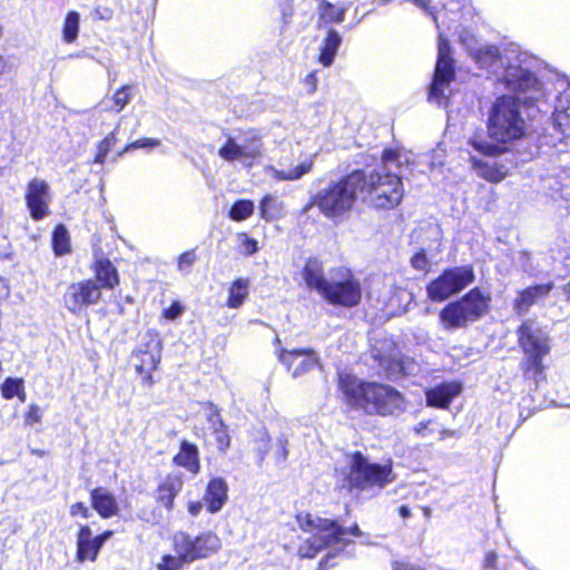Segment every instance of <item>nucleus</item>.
Here are the masks:
<instances>
[{
    "label": "nucleus",
    "instance_id": "obj_1",
    "mask_svg": "<svg viewBox=\"0 0 570 570\" xmlns=\"http://www.w3.org/2000/svg\"><path fill=\"white\" fill-rule=\"evenodd\" d=\"M460 42L470 57L481 67L494 73L507 89L515 92L520 100L530 104L541 94L540 82L527 67L520 55L505 52L500 55L499 48L493 45H482L473 33L463 30Z\"/></svg>",
    "mask_w": 570,
    "mask_h": 570
},
{
    "label": "nucleus",
    "instance_id": "obj_2",
    "mask_svg": "<svg viewBox=\"0 0 570 570\" xmlns=\"http://www.w3.org/2000/svg\"><path fill=\"white\" fill-rule=\"evenodd\" d=\"M403 159L407 161L400 153L385 150L379 168L368 174L363 170L361 197L364 202L377 208H393L400 204L404 195Z\"/></svg>",
    "mask_w": 570,
    "mask_h": 570
},
{
    "label": "nucleus",
    "instance_id": "obj_3",
    "mask_svg": "<svg viewBox=\"0 0 570 570\" xmlns=\"http://www.w3.org/2000/svg\"><path fill=\"white\" fill-rule=\"evenodd\" d=\"M303 277L308 288L316 291L330 304L354 307L361 303V282L346 267L331 269L324 276L322 264L311 258L305 264Z\"/></svg>",
    "mask_w": 570,
    "mask_h": 570
},
{
    "label": "nucleus",
    "instance_id": "obj_4",
    "mask_svg": "<svg viewBox=\"0 0 570 570\" xmlns=\"http://www.w3.org/2000/svg\"><path fill=\"white\" fill-rule=\"evenodd\" d=\"M340 389L350 406L367 414L392 415L404 407L402 395L389 385L363 382L344 374L340 376Z\"/></svg>",
    "mask_w": 570,
    "mask_h": 570
},
{
    "label": "nucleus",
    "instance_id": "obj_5",
    "mask_svg": "<svg viewBox=\"0 0 570 570\" xmlns=\"http://www.w3.org/2000/svg\"><path fill=\"white\" fill-rule=\"evenodd\" d=\"M297 521L305 532L312 533L298 549V554L302 558H314L321 549L332 544L342 543L345 546V535L347 534L354 537L362 534L356 524L352 528H343L335 521L328 519H313L311 514H306L305 517L298 515Z\"/></svg>",
    "mask_w": 570,
    "mask_h": 570
},
{
    "label": "nucleus",
    "instance_id": "obj_6",
    "mask_svg": "<svg viewBox=\"0 0 570 570\" xmlns=\"http://www.w3.org/2000/svg\"><path fill=\"white\" fill-rule=\"evenodd\" d=\"M363 179V170H354L337 181H331L316 195V205L326 217H337L348 212L361 196Z\"/></svg>",
    "mask_w": 570,
    "mask_h": 570
},
{
    "label": "nucleus",
    "instance_id": "obj_7",
    "mask_svg": "<svg viewBox=\"0 0 570 570\" xmlns=\"http://www.w3.org/2000/svg\"><path fill=\"white\" fill-rule=\"evenodd\" d=\"M525 122L514 97L503 95L493 102L488 117V134L500 142H509L524 135Z\"/></svg>",
    "mask_w": 570,
    "mask_h": 570
},
{
    "label": "nucleus",
    "instance_id": "obj_8",
    "mask_svg": "<svg viewBox=\"0 0 570 570\" xmlns=\"http://www.w3.org/2000/svg\"><path fill=\"white\" fill-rule=\"evenodd\" d=\"M489 302L490 296L474 287L460 299L446 304L440 312V322L445 330L465 327L488 312Z\"/></svg>",
    "mask_w": 570,
    "mask_h": 570
},
{
    "label": "nucleus",
    "instance_id": "obj_9",
    "mask_svg": "<svg viewBox=\"0 0 570 570\" xmlns=\"http://www.w3.org/2000/svg\"><path fill=\"white\" fill-rule=\"evenodd\" d=\"M518 342L525 357L521 367L535 380L543 371L542 357L550 351L548 333L534 321H524L518 330Z\"/></svg>",
    "mask_w": 570,
    "mask_h": 570
},
{
    "label": "nucleus",
    "instance_id": "obj_10",
    "mask_svg": "<svg viewBox=\"0 0 570 570\" xmlns=\"http://www.w3.org/2000/svg\"><path fill=\"white\" fill-rule=\"evenodd\" d=\"M394 480L391 464L371 463L361 452H355L350 461L346 478L351 490H382Z\"/></svg>",
    "mask_w": 570,
    "mask_h": 570
},
{
    "label": "nucleus",
    "instance_id": "obj_11",
    "mask_svg": "<svg viewBox=\"0 0 570 570\" xmlns=\"http://www.w3.org/2000/svg\"><path fill=\"white\" fill-rule=\"evenodd\" d=\"M263 155V142L254 129L238 131L227 136L224 145L218 149V156L226 161H239L246 167L258 163Z\"/></svg>",
    "mask_w": 570,
    "mask_h": 570
},
{
    "label": "nucleus",
    "instance_id": "obj_12",
    "mask_svg": "<svg viewBox=\"0 0 570 570\" xmlns=\"http://www.w3.org/2000/svg\"><path fill=\"white\" fill-rule=\"evenodd\" d=\"M455 78L452 49L448 39L439 35L438 59L430 86L429 100L440 107H446L450 97V85Z\"/></svg>",
    "mask_w": 570,
    "mask_h": 570
},
{
    "label": "nucleus",
    "instance_id": "obj_13",
    "mask_svg": "<svg viewBox=\"0 0 570 570\" xmlns=\"http://www.w3.org/2000/svg\"><path fill=\"white\" fill-rule=\"evenodd\" d=\"M175 553L181 554L188 562L207 559L222 549L220 538L213 531H205L198 535L186 532H177L173 537Z\"/></svg>",
    "mask_w": 570,
    "mask_h": 570
},
{
    "label": "nucleus",
    "instance_id": "obj_14",
    "mask_svg": "<svg viewBox=\"0 0 570 570\" xmlns=\"http://www.w3.org/2000/svg\"><path fill=\"white\" fill-rule=\"evenodd\" d=\"M473 281L474 272L471 266L448 268L428 285V296L433 302H443L464 289Z\"/></svg>",
    "mask_w": 570,
    "mask_h": 570
},
{
    "label": "nucleus",
    "instance_id": "obj_15",
    "mask_svg": "<svg viewBox=\"0 0 570 570\" xmlns=\"http://www.w3.org/2000/svg\"><path fill=\"white\" fill-rule=\"evenodd\" d=\"M101 297L100 287L91 279L72 283L65 295V306L73 314H79L87 306L97 304Z\"/></svg>",
    "mask_w": 570,
    "mask_h": 570
},
{
    "label": "nucleus",
    "instance_id": "obj_16",
    "mask_svg": "<svg viewBox=\"0 0 570 570\" xmlns=\"http://www.w3.org/2000/svg\"><path fill=\"white\" fill-rule=\"evenodd\" d=\"M24 200L32 219L41 220L47 217L51 202L49 184L40 178L31 179L26 187Z\"/></svg>",
    "mask_w": 570,
    "mask_h": 570
},
{
    "label": "nucleus",
    "instance_id": "obj_17",
    "mask_svg": "<svg viewBox=\"0 0 570 570\" xmlns=\"http://www.w3.org/2000/svg\"><path fill=\"white\" fill-rule=\"evenodd\" d=\"M495 157L480 158L478 155L470 154L469 161L479 177L497 184L508 176L510 168L505 164L498 161Z\"/></svg>",
    "mask_w": 570,
    "mask_h": 570
},
{
    "label": "nucleus",
    "instance_id": "obj_18",
    "mask_svg": "<svg viewBox=\"0 0 570 570\" xmlns=\"http://www.w3.org/2000/svg\"><path fill=\"white\" fill-rule=\"evenodd\" d=\"M160 361L159 344L155 343L147 350H138L131 356L132 365L136 372L141 376L144 384L153 385V371L156 370Z\"/></svg>",
    "mask_w": 570,
    "mask_h": 570
},
{
    "label": "nucleus",
    "instance_id": "obj_19",
    "mask_svg": "<svg viewBox=\"0 0 570 570\" xmlns=\"http://www.w3.org/2000/svg\"><path fill=\"white\" fill-rule=\"evenodd\" d=\"M553 124L563 135L566 145H570V82L559 91L556 99Z\"/></svg>",
    "mask_w": 570,
    "mask_h": 570
},
{
    "label": "nucleus",
    "instance_id": "obj_20",
    "mask_svg": "<svg viewBox=\"0 0 570 570\" xmlns=\"http://www.w3.org/2000/svg\"><path fill=\"white\" fill-rule=\"evenodd\" d=\"M76 559L80 563L86 561H96L101 549L88 525L79 527L76 537Z\"/></svg>",
    "mask_w": 570,
    "mask_h": 570
},
{
    "label": "nucleus",
    "instance_id": "obj_21",
    "mask_svg": "<svg viewBox=\"0 0 570 570\" xmlns=\"http://www.w3.org/2000/svg\"><path fill=\"white\" fill-rule=\"evenodd\" d=\"M552 283L540 284L530 286L525 289L518 292L513 303V309L517 314L522 315L527 313L539 299L544 298L551 292Z\"/></svg>",
    "mask_w": 570,
    "mask_h": 570
},
{
    "label": "nucleus",
    "instance_id": "obj_22",
    "mask_svg": "<svg viewBox=\"0 0 570 570\" xmlns=\"http://www.w3.org/2000/svg\"><path fill=\"white\" fill-rule=\"evenodd\" d=\"M228 498V487L224 479H212L204 494V502L209 513H217L222 510Z\"/></svg>",
    "mask_w": 570,
    "mask_h": 570
},
{
    "label": "nucleus",
    "instance_id": "obj_23",
    "mask_svg": "<svg viewBox=\"0 0 570 570\" xmlns=\"http://www.w3.org/2000/svg\"><path fill=\"white\" fill-rule=\"evenodd\" d=\"M92 508L102 519H109L118 514L119 505L114 493L106 488H96L90 492Z\"/></svg>",
    "mask_w": 570,
    "mask_h": 570
},
{
    "label": "nucleus",
    "instance_id": "obj_24",
    "mask_svg": "<svg viewBox=\"0 0 570 570\" xmlns=\"http://www.w3.org/2000/svg\"><path fill=\"white\" fill-rule=\"evenodd\" d=\"M184 481L178 474L167 475L158 485L155 499L158 504L167 510L174 507V500L183 489Z\"/></svg>",
    "mask_w": 570,
    "mask_h": 570
},
{
    "label": "nucleus",
    "instance_id": "obj_25",
    "mask_svg": "<svg viewBox=\"0 0 570 570\" xmlns=\"http://www.w3.org/2000/svg\"><path fill=\"white\" fill-rule=\"evenodd\" d=\"M461 390L462 386L458 382L442 383L426 391V403L430 406L448 407Z\"/></svg>",
    "mask_w": 570,
    "mask_h": 570
},
{
    "label": "nucleus",
    "instance_id": "obj_26",
    "mask_svg": "<svg viewBox=\"0 0 570 570\" xmlns=\"http://www.w3.org/2000/svg\"><path fill=\"white\" fill-rule=\"evenodd\" d=\"M317 364V357L311 351H287V370H293V376H298Z\"/></svg>",
    "mask_w": 570,
    "mask_h": 570
},
{
    "label": "nucleus",
    "instance_id": "obj_27",
    "mask_svg": "<svg viewBox=\"0 0 570 570\" xmlns=\"http://www.w3.org/2000/svg\"><path fill=\"white\" fill-rule=\"evenodd\" d=\"M96 279L100 283L99 287L112 289L119 284V275L115 265L108 258H98L95 262Z\"/></svg>",
    "mask_w": 570,
    "mask_h": 570
},
{
    "label": "nucleus",
    "instance_id": "obj_28",
    "mask_svg": "<svg viewBox=\"0 0 570 570\" xmlns=\"http://www.w3.org/2000/svg\"><path fill=\"white\" fill-rule=\"evenodd\" d=\"M468 146L472 148L469 154L478 155L480 158L498 156L501 154L502 148L489 141L483 131L474 132L468 138Z\"/></svg>",
    "mask_w": 570,
    "mask_h": 570
},
{
    "label": "nucleus",
    "instance_id": "obj_29",
    "mask_svg": "<svg viewBox=\"0 0 570 570\" xmlns=\"http://www.w3.org/2000/svg\"><path fill=\"white\" fill-rule=\"evenodd\" d=\"M341 43L342 37L340 36V33L334 29L328 30L323 41L321 53L318 57V61L324 67H330L333 63Z\"/></svg>",
    "mask_w": 570,
    "mask_h": 570
},
{
    "label": "nucleus",
    "instance_id": "obj_30",
    "mask_svg": "<svg viewBox=\"0 0 570 570\" xmlns=\"http://www.w3.org/2000/svg\"><path fill=\"white\" fill-rule=\"evenodd\" d=\"M177 465L196 474L199 470L197 448L188 442H183L180 451L174 458Z\"/></svg>",
    "mask_w": 570,
    "mask_h": 570
},
{
    "label": "nucleus",
    "instance_id": "obj_31",
    "mask_svg": "<svg viewBox=\"0 0 570 570\" xmlns=\"http://www.w3.org/2000/svg\"><path fill=\"white\" fill-rule=\"evenodd\" d=\"M345 9L336 7L326 0H321L318 4L320 19L325 23H341L345 19Z\"/></svg>",
    "mask_w": 570,
    "mask_h": 570
},
{
    "label": "nucleus",
    "instance_id": "obj_32",
    "mask_svg": "<svg viewBox=\"0 0 570 570\" xmlns=\"http://www.w3.org/2000/svg\"><path fill=\"white\" fill-rule=\"evenodd\" d=\"M227 306L238 308L248 295V282L246 279H237L229 287Z\"/></svg>",
    "mask_w": 570,
    "mask_h": 570
},
{
    "label": "nucleus",
    "instance_id": "obj_33",
    "mask_svg": "<svg viewBox=\"0 0 570 570\" xmlns=\"http://www.w3.org/2000/svg\"><path fill=\"white\" fill-rule=\"evenodd\" d=\"M80 16L77 11H70L67 13L63 27H62V39L67 43L76 41L79 32Z\"/></svg>",
    "mask_w": 570,
    "mask_h": 570
},
{
    "label": "nucleus",
    "instance_id": "obj_34",
    "mask_svg": "<svg viewBox=\"0 0 570 570\" xmlns=\"http://www.w3.org/2000/svg\"><path fill=\"white\" fill-rule=\"evenodd\" d=\"M1 394L6 400H11L18 396L21 401H24V385L22 379L8 377L1 385Z\"/></svg>",
    "mask_w": 570,
    "mask_h": 570
},
{
    "label": "nucleus",
    "instance_id": "obj_35",
    "mask_svg": "<svg viewBox=\"0 0 570 570\" xmlns=\"http://www.w3.org/2000/svg\"><path fill=\"white\" fill-rule=\"evenodd\" d=\"M315 155H305L296 165L287 168V180H298L308 174L314 166Z\"/></svg>",
    "mask_w": 570,
    "mask_h": 570
},
{
    "label": "nucleus",
    "instance_id": "obj_36",
    "mask_svg": "<svg viewBox=\"0 0 570 570\" xmlns=\"http://www.w3.org/2000/svg\"><path fill=\"white\" fill-rule=\"evenodd\" d=\"M210 421L213 423L214 435L217 442V446L220 451H225L229 446V435L227 433L226 426L220 421L217 411H215L210 415Z\"/></svg>",
    "mask_w": 570,
    "mask_h": 570
},
{
    "label": "nucleus",
    "instance_id": "obj_37",
    "mask_svg": "<svg viewBox=\"0 0 570 570\" xmlns=\"http://www.w3.org/2000/svg\"><path fill=\"white\" fill-rule=\"evenodd\" d=\"M52 246L57 255H65L70 250L69 234L65 226L58 225L52 234Z\"/></svg>",
    "mask_w": 570,
    "mask_h": 570
},
{
    "label": "nucleus",
    "instance_id": "obj_38",
    "mask_svg": "<svg viewBox=\"0 0 570 570\" xmlns=\"http://www.w3.org/2000/svg\"><path fill=\"white\" fill-rule=\"evenodd\" d=\"M254 203L247 199L237 200L229 210V218L235 222H242L252 216Z\"/></svg>",
    "mask_w": 570,
    "mask_h": 570
},
{
    "label": "nucleus",
    "instance_id": "obj_39",
    "mask_svg": "<svg viewBox=\"0 0 570 570\" xmlns=\"http://www.w3.org/2000/svg\"><path fill=\"white\" fill-rule=\"evenodd\" d=\"M117 141L116 130L108 134L98 145H97V154L95 157V163L102 165L106 160V157L110 149L115 146Z\"/></svg>",
    "mask_w": 570,
    "mask_h": 570
},
{
    "label": "nucleus",
    "instance_id": "obj_40",
    "mask_svg": "<svg viewBox=\"0 0 570 570\" xmlns=\"http://www.w3.org/2000/svg\"><path fill=\"white\" fill-rule=\"evenodd\" d=\"M186 563H188L181 554L170 556L166 554L157 564L158 570H180Z\"/></svg>",
    "mask_w": 570,
    "mask_h": 570
},
{
    "label": "nucleus",
    "instance_id": "obj_41",
    "mask_svg": "<svg viewBox=\"0 0 570 570\" xmlns=\"http://www.w3.org/2000/svg\"><path fill=\"white\" fill-rule=\"evenodd\" d=\"M130 88V86L126 85L116 90L114 94L112 101L116 112H120L131 100Z\"/></svg>",
    "mask_w": 570,
    "mask_h": 570
},
{
    "label": "nucleus",
    "instance_id": "obj_42",
    "mask_svg": "<svg viewBox=\"0 0 570 570\" xmlns=\"http://www.w3.org/2000/svg\"><path fill=\"white\" fill-rule=\"evenodd\" d=\"M160 146V140L159 139H156V138H141V139H137L130 144H128L124 150L120 153V155H122L124 153H127V151H130L132 149H138V148H142V149H153V148H156Z\"/></svg>",
    "mask_w": 570,
    "mask_h": 570
},
{
    "label": "nucleus",
    "instance_id": "obj_43",
    "mask_svg": "<svg viewBox=\"0 0 570 570\" xmlns=\"http://www.w3.org/2000/svg\"><path fill=\"white\" fill-rule=\"evenodd\" d=\"M196 253L195 250H187L179 255L177 259V268L183 274H188L191 266L196 262Z\"/></svg>",
    "mask_w": 570,
    "mask_h": 570
},
{
    "label": "nucleus",
    "instance_id": "obj_44",
    "mask_svg": "<svg viewBox=\"0 0 570 570\" xmlns=\"http://www.w3.org/2000/svg\"><path fill=\"white\" fill-rule=\"evenodd\" d=\"M41 419V409L37 404H30L28 411L24 414V423L27 425H33L36 423H39Z\"/></svg>",
    "mask_w": 570,
    "mask_h": 570
},
{
    "label": "nucleus",
    "instance_id": "obj_45",
    "mask_svg": "<svg viewBox=\"0 0 570 570\" xmlns=\"http://www.w3.org/2000/svg\"><path fill=\"white\" fill-rule=\"evenodd\" d=\"M184 311L185 307L178 301H175L169 307L163 311V317L168 321H175L184 313Z\"/></svg>",
    "mask_w": 570,
    "mask_h": 570
},
{
    "label": "nucleus",
    "instance_id": "obj_46",
    "mask_svg": "<svg viewBox=\"0 0 570 570\" xmlns=\"http://www.w3.org/2000/svg\"><path fill=\"white\" fill-rule=\"evenodd\" d=\"M275 198L273 196H265L261 203L262 216L266 219L274 217Z\"/></svg>",
    "mask_w": 570,
    "mask_h": 570
},
{
    "label": "nucleus",
    "instance_id": "obj_47",
    "mask_svg": "<svg viewBox=\"0 0 570 570\" xmlns=\"http://www.w3.org/2000/svg\"><path fill=\"white\" fill-rule=\"evenodd\" d=\"M412 266L417 271L428 269L430 263L426 258V255L423 250L416 253L411 259Z\"/></svg>",
    "mask_w": 570,
    "mask_h": 570
},
{
    "label": "nucleus",
    "instance_id": "obj_48",
    "mask_svg": "<svg viewBox=\"0 0 570 570\" xmlns=\"http://www.w3.org/2000/svg\"><path fill=\"white\" fill-rule=\"evenodd\" d=\"M70 515L71 517H81L83 519H88L90 517V511L88 507H86L82 502L73 503L70 507Z\"/></svg>",
    "mask_w": 570,
    "mask_h": 570
},
{
    "label": "nucleus",
    "instance_id": "obj_49",
    "mask_svg": "<svg viewBox=\"0 0 570 570\" xmlns=\"http://www.w3.org/2000/svg\"><path fill=\"white\" fill-rule=\"evenodd\" d=\"M242 238V249L246 255H252L257 250V243L247 237L246 234L239 236Z\"/></svg>",
    "mask_w": 570,
    "mask_h": 570
},
{
    "label": "nucleus",
    "instance_id": "obj_50",
    "mask_svg": "<svg viewBox=\"0 0 570 570\" xmlns=\"http://www.w3.org/2000/svg\"><path fill=\"white\" fill-rule=\"evenodd\" d=\"M304 86L307 94H314L317 88V77L316 72H311L304 78Z\"/></svg>",
    "mask_w": 570,
    "mask_h": 570
},
{
    "label": "nucleus",
    "instance_id": "obj_51",
    "mask_svg": "<svg viewBox=\"0 0 570 570\" xmlns=\"http://www.w3.org/2000/svg\"><path fill=\"white\" fill-rule=\"evenodd\" d=\"M497 559L498 556L494 551L488 552L484 558V568L490 570H497Z\"/></svg>",
    "mask_w": 570,
    "mask_h": 570
},
{
    "label": "nucleus",
    "instance_id": "obj_52",
    "mask_svg": "<svg viewBox=\"0 0 570 570\" xmlns=\"http://www.w3.org/2000/svg\"><path fill=\"white\" fill-rule=\"evenodd\" d=\"M203 507H204V504L202 501H190L187 504V510L190 515L197 517L200 513V511L203 510Z\"/></svg>",
    "mask_w": 570,
    "mask_h": 570
},
{
    "label": "nucleus",
    "instance_id": "obj_53",
    "mask_svg": "<svg viewBox=\"0 0 570 570\" xmlns=\"http://www.w3.org/2000/svg\"><path fill=\"white\" fill-rule=\"evenodd\" d=\"M431 421L420 422L415 425L414 431L421 436H428L430 433L429 425Z\"/></svg>",
    "mask_w": 570,
    "mask_h": 570
},
{
    "label": "nucleus",
    "instance_id": "obj_54",
    "mask_svg": "<svg viewBox=\"0 0 570 570\" xmlns=\"http://www.w3.org/2000/svg\"><path fill=\"white\" fill-rule=\"evenodd\" d=\"M10 289L7 281L0 277V301L9 296Z\"/></svg>",
    "mask_w": 570,
    "mask_h": 570
},
{
    "label": "nucleus",
    "instance_id": "obj_55",
    "mask_svg": "<svg viewBox=\"0 0 570 570\" xmlns=\"http://www.w3.org/2000/svg\"><path fill=\"white\" fill-rule=\"evenodd\" d=\"M114 532L111 530H107L104 533L99 535H95L98 544L100 548H102L104 543L109 540L112 537Z\"/></svg>",
    "mask_w": 570,
    "mask_h": 570
},
{
    "label": "nucleus",
    "instance_id": "obj_56",
    "mask_svg": "<svg viewBox=\"0 0 570 570\" xmlns=\"http://www.w3.org/2000/svg\"><path fill=\"white\" fill-rule=\"evenodd\" d=\"M411 1H412L415 6H417V7L422 8V9H426V10H429V13H430V16H432L433 20H434L435 22L438 21V20H436V17H435V14H434V12L428 8V4H429L430 0H411Z\"/></svg>",
    "mask_w": 570,
    "mask_h": 570
},
{
    "label": "nucleus",
    "instance_id": "obj_57",
    "mask_svg": "<svg viewBox=\"0 0 570 570\" xmlns=\"http://www.w3.org/2000/svg\"><path fill=\"white\" fill-rule=\"evenodd\" d=\"M399 514L401 518L406 519L411 517V510L407 505H401L399 508Z\"/></svg>",
    "mask_w": 570,
    "mask_h": 570
},
{
    "label": "nucleus",
    "instance_id": "obj_58",
    "mask_svg": "<svg viewBox=\"0 0 570 570\" xmlns=\"http://www.w3.org/2000/svg\"><path fill=\"white\" fill-rule=\"evenodd\" d=\"M422 511H423V514H424V517H425L426 519H430V518H431V513H432V511H431V509H430L429 507H423V508H422Z\"/></svg>",
    "mask_w": 570,
    "mask_h": 570
},
{
    "label": "nucleus",
    "instance_id": "obj_59",
    "mask_svg": "<svg viewBox=\"0 0 570 570\" xmlns=\"http://www.w3.org/2000/svg\"><path fill=\"white\" fill-rule=\"evenodd\" d=\"M6 69V62L4 60L0 57V73H2Z\"/></svg>",
    "mask_w": 570,
    "mask_h": 570
},
{
    "label": "nucleus",
    "instance_id": "obj_60",
    "mask_svg": "<svg viewBox=\"0 0 570 570\" xmlns=\"http://www.w3.org/2000/svg\"><path fill=\"white\" fill-rule=\"evenodd\" d=\"M277 354H278V358L282 361L283 355H284V350L283 348L278 350Z\"/></svg>",
    "mask_w": 570,
    "mask_h": 570
},
{
    "label": "nucleus",
    "instance_id": "obj_61",
    "mask_svg": "<svg viewBox=\"0 0 570 570\" xmlns=\"http://www.w3.org/2000/svg\"><path fill=\"white\" fill-rule=\"evenodd\" d=\"M275 342L278 343V344L281 343V341H279V338L277 336L275 337Z\"/></svg>",
    "mask_w": 570,
    "mask_h": 570
},
{
    "label": "nucleus",
    "instance_id": "obj_62",
    "mask_svg": "<svg viewBox=\"0 0 570 570\" xmlns=\"http://www.w3.org/2000/svg\"><path fill=\"white\" fill-rule=\"evenodd\" d=\"M389 1H390V0H382V2H384V3H385V2H389Z\"/></svg>",
    "mask_w": 570,
    "mask_h": 570
}]
</instances>
